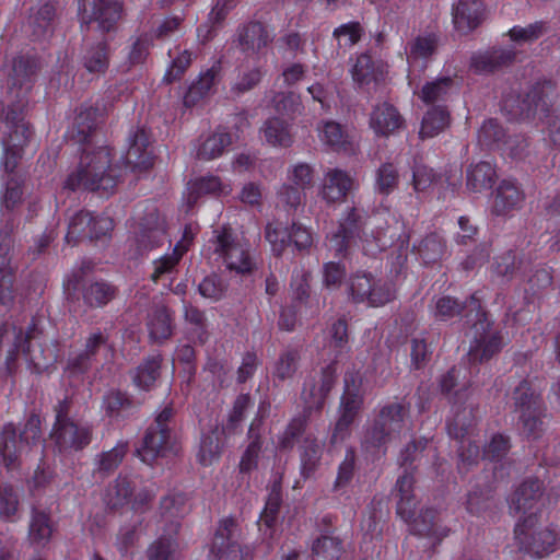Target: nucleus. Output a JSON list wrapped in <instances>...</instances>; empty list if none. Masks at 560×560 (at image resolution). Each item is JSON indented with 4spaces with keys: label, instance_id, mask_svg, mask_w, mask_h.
<instances>
[{
    "label": "nucleus",
    "instance_id": "1",
    "mask_svg": "<svg viewBox=\"0 0 560 560\" xmlns=\"http://www.w3.org/2000/svg\"><path fill=\"white\" fill-rule=\"evenodd\" d=\"M105 113L106 108L96 104L82 109L75 117L70 136L77 143L88 147L83 150L77 170L67 177L65 188L110 192L116 187L119 170L112 165L110 150L105 145L90 148L92 143L98 142L97 128L104 121Z\"/></svg>",
    "mask_w": 560,
    "mask_h": 560
},
{
    "label": "nucleus",
    "instance_id": "2",
    "mask_svg": "<svg viewBox=\"0 0 560 560\" xmlns=\"http://www.w3.org/2000/svg\"><path fill=\"white\" fill-rule=\"evenodd\" d=\"M462 315L467 323H472L474 338L467 353L471 363L490 360L503 346L501 332L492 327L486 313L481 311L478 299L470 296L465 303H459L451 296H442L435 303V317L447 320Z\"/></svg>",
    "mask_w": 560,
    "mask_h": 560
},
{
    "label": "nucleus",
    "instance_id": "3",
    "mask_svg": "<svg viewBox=\"0 0 560 560\" xmlns=\"http://www.w3.org/2000/svg\"><path fill=\"white\" fill-rule=\"evenodd\" d=\"M384 247L364 210L355 207L348 209L337 230L327 236V248L337 258H349L357 248L366 256H374Z\"/></svg>",
    "mask_w": 560,
    "mask_h": 560
},
{
    "label": "nucleus",
    "instance_id": "4",
    "mask_svg": "<svg viewBox=\"0 0 560 560\" xmlns=\"http://www.w3.org/2000/svg\"><path fill=\"white\" fill-rule=\"evenodd\" d=\"M409 417L410 406L404 400L383 405L363 428L362 448L371 454H385L388 446L400 439Z\"/></svg>",
    "mask_w": 560,
    "mask_h": 560
},
{
    "label": "nucleus",
    "instance_id": "5",
    "mask_svg": "<svg viewBox=\"0 0 560 560\" xmlns=\"http://www.w3.org/2000/svg\"><path fill=\"white\" fill-rule=\"evenodd\" d=\"M429 443L428 439L420 438L413 440L406 445L400 452L398 464L404 468V474L396 482V490L399 500L397 502V514L408 521L413 515V509L417 506L416 497L413 494L415 477L413 472L417 463L421 460L422 453Z\"/></svg>",
    "mask_w": 560,
    "mask_h": 560
},
{
    "label": "nucleus",
    "instance_id": "6",
    "mask_svg": "<svg viewBox=\"0 0 560 560\" xmlns=\"http://www.w3.org/2000/svg\"><path fill=\"white\" fill-rule=\"evenodd\" d=\"M71 405L72 401L66 397L54 408L55 423L50 439L60 453L81 451L90 444L92 439V431L88 425L80 424L70 418Z\"/></svg>",
    "mask_w": 560,
    "mask_h": 560
},
{
    "label": "nucleus",
    "instance_id": "7",
    "mask_svg": "<svg viewBox=\"0 0 560 560\" xmlns=\"http://www.w3.org/2000/svg\"><path fill=\"white\" fill-rule=\"evenodd\" d=\"M42 421L39 416L31 415L19 436L12 423H8L0 432V456L7 469L18 467L19 458L23 452L37 445L42 440Z\"/></svg>",
    "mask_w": 560,
    "mask_h": 560
},
{
    "label": "nucleus",
    "instance_id": "8",
    "mask_svg": "<svg viewBox=\"0 0 560 560\" xmlns=\"http://www.w3.org/2000/svg\"><path fill=\"white\" fill-rule=\"evenodd\" d=\"M362 376L358 370H348L343 377V394L338 408L330 443L336 444L343 441L350 431V427L358 417L363 405Z\"/></svg>",
    "mask_w": 560,
    "mask_h": 560
},
{
    "label": "nucleus",
    "instance_id": "9",
    "mask_svg": "<svg viewBox=\"0 0 560 560\" xmlns=\"http://www.w3.org/2000/svg\"><path fill=\"white\" fill-rule=\"evenodd\" d=\"M521 549L535 558L552 553L557 548L558 537L553 529L538 525L536 513L521 520L514 529Z\"/></svg>",
    "mask_w": 560,
    "mask_h": 560
},
{
    "label": "nucleus",
    "instance_id": "10",
    "mask_svg": "<svg viewBox=\"0 0 560 560\" xmlns=\"http://www.w3.org/2000/svg\"><path fill=\"white\" fill-rule=\"evenodd\" d=\"M83 346L80 352L70 355L68 359L66 369L71 375L86 373L93 365L98 363L101 357L106 358L112 351L108 332L100 328L86 336Z\"/></svg>",
    "mask_w": 560,
    "mask_h": 560
},
{
    "label": "nucleus",
    "instance_id": "11",
    "mask_svg": "<svg viewBox=\"0 0 560 560\" xmlns=\"http://www.w3.org/2000/svg\"><path fill=\"white\" fill-rule=\"evenodd\" d=\"M82 23L88 30H96L102 34L114 30L120 18V5L114 0H79Z\"/></svg>",
    "mask_w": 560,
    "mask_h": 560
},
{
    "label": "nucleus",
    "instance_id": "12",
    "mask_svg": "<svg viewBox=\"0 0 560 560\" xmlns=\"http://www.w3.org/2000/svg\"><path fill=\"white\" fill-rule=\"evenodd\" d=\"M265 237L270 243L272 252L277 255H281L291 244L299 252H307L314 242L312 232L298 222H292L291 228H283L279 223L268 224Z\"/></svg>",
    "mask_w": 560,
    "mask_h": 560
},
{
    "label": "nucleus",
    "instance_id": "13",
    "mask_svg": "<svg viewBox=\"0 0 560 560\" xmlns=\"http://www.w3.org/2000/svg\"><path fill=\"white\" fill-rule=\"evenodd\" d=\"M173 415V408L165 407L158 415L154 423L149 427L144 436L143 447L137 450V454L143 463L151 465L156 457L164 454L171 436L168 422Z\"/></svg>",
    "mask_w": 560,
    "mask_h": 560
},
{
    "label": "nucleus",
    "instance_id": "14",
    "mask_svg": "<svg viewBox=\"0 0 560 560\" xmlns=\"http://www.w3.org/2000/svg\"><path fill=\"white\" fill-rule=\"evenodd\" d=\"M136 243L140 252L151 250L171 243L166 233L165 219L161 217L155 208H149L145 214L140 218Z\"/></svg>",
    "mask_w": 560,
    "mask_h": 560
},
{
    "label": "nucleus",
    "instance_id": "15",
    "mask_svg": "<svg viewBox=\"0 0 560 560\" xmlns=\"http://www.w3.org/2000/svg\"><path fill=\"white\" fill-rule=\"evenodd\" d=\"M214 252L220 255L228 270L237 275L245 272V248L231 228H223L222 231H214Z\"/></svg>",
    "mask_w": 560,
    "mask_h": 560
},
{
    "label": "nucleus",
    "instance_id": "16",
    "mask_svg": "<svg viewBox=\"0 0 560 560\" xmlns=\"http://www.w3.org/2000/svg\"><path fill=\"white\" fill-rule=\"evenodd\" d=\"M553 86L551 82L537 84L520 101L514 114L522 118H532L538 116L539 119L548 117L551 103Z\"/></svg>",
    "mask_w": 560,
    "mask_h": 560
},
{
    "label": "nucleus",
    "instance_id": "17",
    "mask_svg": "<svg viewBox=\"0 0 560 560\" xmlns=\"http://www.w3.org/2000/svg\"><path fill=\"white\" fill-rule=\"evenodd\" d=\"M336 373V364L332 362L322 370L318 380H312L305 384L302 390V399L305 404L303 411L310 413L311 410L323 407L327 395L335 384Z\"/></svg>",
    "mask_w": 560,
    "mask_h": 560
},
{
    "label": "nucleus",
    "instance_id": "18",
    "mask_svg": "<svg viewBox=\"0 0 560 560\" xmlns=\"http://www.w3.org/2000/svg\"><path fill=\"white\" fill-rule=\"evenodd\" d=\"M11 231L0 233V302L10 306L14 300L13 268L11 267Z\"/></svg>",
    "mask_w": 560,
    "mask_h": 560
},
{
    "label": "nucleus",
    "instance_id": "19",
    "mask_svg": "<svg viewBox=\"0 0 560 560\" xmlns=\"http://www.w3.org/2000/svg\"><path fill=\"white\" fill-rule=\"evenodd\" d=\"M542 495V483L538 479L522 482L511 495L509 508L513 514L534 513Z\"/></svg>",
    "mask_w": 560,
    "mask_h": 560
},
{
    "label": "nucleus",
    "instance_id": "20",
    "mask_svg": "<svg viewBox=\"0 0 560 560\" xmlns=\"http://www.w3.org/2000/svg\"><path fill=\"white\" fill-rule=\"evenodd\" d=\"M36 325L32 323L25 335L22 334V346L20 350L25 354L26 359L36 369H46L57 360V351L55 347H44L43 343H34L32 340L36 339Z\"/></svg>",
    "mask_w": 560,
    "mask_h": 560
},
{
    "label": "nucleus",
    "instance_id": "21",
    "mask_svg": "<svg viewBox=\"0 0 560 560\" xmlns=\"http://www.w3.org/2000/svg\"><path fill=\"white\" fill-rule=\"evenodd\" d=\"M236 532L237 525L234 520L229 518L222 522L214 535L210 550L215 558H242L241 547L234 540Z\"/></svg>",
    "mask_w": 560,
    "mask_h": 560
},
{
    "label": "nucleus",
    "instance_id": "22",
    "mask_svg": "<svg viewBox=\"0 0 560 560\" xmlns=\"http://www.w3.org/2000/svg\"><path fill=\"white\" fill-rule=\"evenodd\" d=\"M452 14L455 28L460 34H468L482 21V0H458Z\"/></svg>",
    "mask_w": 560,
    "mask_h": 560
},
{
    "label": "nucleus",
    "instance_id": "23",
    "mask_svg": "<svg viewBox=\"0 0 560 560\" xmlns=\"http://www.w3.org/2000/svg\"><path fill=\"white\" fill-rule=\"evenodd\" d=\"M515 51L508 48H492L471 56L470 67L476 73H492L513 63Z\"/></svg>",
    "mask_w": 560,
    "mask_h": 560
},
{
    "label": "nucleus",
    "instance_id": "24",
    "mask_svg": "<svg viewBox=\"0 0 560 560\" xmlns=\"http://www.w3.org/2000/svg\"><path fill=\"white\" fill-rule=\"evenodd\" d=\"M149 144V135L143 128H138L130 135V143L125 156L126 164L139 171L150 168L153 164V158L148 150Z\"/></svg>",
    "mask_w": 560,
    "mask_h": 560
},
{
    "label": "nucleus",
    "instance_id": "25",
    "mask_svg": "<svg viewBox=\"0 0 560 560\" xmlns=\"http://www.w3.org/2000/svg\"><path fill=\"white\" fill-rule=\"evenodd\" d=\"M459 85L456 77H441L424 83L418 92V96L425 104L443 103L458 93Z\"/></svg>",
    "mask_w": 560,
    "mask_h": 560
},
{
    "label": "nucleus",
    "instance_id": "26",
    "mask_svg": "<svg viewBox=\"0 0 560 560\" xmlns=\"http://www.w3.org/2000/svg\"><path fill=\"white\" fill-rule=\"evenodd\" d=\"M370 126L377 135L389 136L404 126V118L392 104L383 103L372 110Z\"/></svg>",
    "mask_w": 560,
    "mask_h": 560
},
{
    "label": "nucleus",
    "instance_id": "27",
    "mask_svg": "<svg viewBox=\"0 0 560 560\" xmlns=\"http://www.w3.org/2000/svg\"><path fill=\"white\" fill-rule=\"evenodd\" d=\"M38 69L37 61L32 57L20 56L13 59L8 74L9 89L19 88L22 95L30 90L32 78Z\"/></svg>",
    "mask_w": 560,
    "mask_h": 560
},
{
    "label": "nucleus",
    "instance_id": "28",
    "mask_svg": "<svg viewBox=\"0 0 560 560\" xmlns=\"http://www.w3.org/2000/svg\"><path fill=\"white\" fill-rule=\"evenodd\" d=\"M221 70V62L217 61L211 68L200 74L198 80L194 82L184 96V105L186 107L195 106L201 100L210 95L213 86L218 82Z\"/></svg>",
    "mask_w": 560,
    "mask_h": 560
},
{
    "label": "nucleus",
    "instance_id": "29",
    "mask_svg": "<svg viewBox=\"0 0 560 560\" xmlns=\"http://www.w3.org/2000/svg\"><path fill=\"white\" fill-rule=\"evenodd\" d=\"M353 186V179L346 172L329 170L325 175L322 195L328 202L341 201Z\"/></svg>",
    "mask_w": 560,
    "mask_h": 560
},
{
    "label": "nucleus",
    "instance_id": "30",
    "mask_svg": "<svg viewBox=\"0 0 560 560\" xmlns=\"http://www.w3.org/2000/svg\"><path fill=\"white\" fill-rule=\"evenodd\" d=\"M416 508L413 509V511ZM415 514L405 522H411L410 524V532L413 535L420 536V537H429L433 538V544L440 542L441 539L446 536V532L438 524V512L433 509H427L424 511H421L420 514L415 517Z\"/></svg>",
    "mask_w": 560,
    "mask_h": 560
},
{
    "label": "nucleus",
    "instance_id": "31",
    "mask_svg": "<svg viewBox=\"0 0 560 560\" xmlns=\"http://www.w3.org/2000/svg\"><path fill=\"white\" fill-rule=\"evenodd\" d=\"M523 200L524 195L518 187L510 180H503L497 189L492 211L498 215L508 214L518 209Z\"/></svg>",
    "mask_w": 560,
    "mask_h": 560
},
{
    "label": "nucleus",
    "instance_id": "32",
    "mask_svg": "<svg viewBox=\"0 0 560 560\" xmlns=\"http://www.w3.org/2000/svg\"><path fill=\"white\" fill-rule=\"evenodd\" d=\"M172 323L170 310L164 305L155 306L148 316L147 326L150 338L156 342L168 339L173 332Z\"/></svg>",
    "mask_w": 560,
    "mask_h": 560
},
{
    "label": "nucleus",
    "instance_id": "33",
    "mask_svg": "<svg viewBox=\"0 0 560 560\" xmlns=\"http://www.w3.org/2000/svg\"><path fill=\"white\" fill-rule=\"evenodd\" d=\"M450 125L446 106L438 104L430 108L422 118L419 136L421 139L433 138Z\"/></svg>",
    "mask_w": 560,
    "mask_h": 560
},
{
    "label": "nucleus",
    "instance_id": "34",
    "mask_svg": "<svg viewBox=\"0 0 560 560\" xmlns=\"http://www.w3.org/2000/svg\"><path fill=\"white\" fill-rule=\"evenodd\" d=\"M186 250V246L176 244L171 254H166L153 260L150 279L156 283L161 280L170 278L174 272L177 271V266Z\"/></svg>",
    "mask_w": 560,
    "mask_h": 560
},
{
    "label": "nucleus",
    "instance_id": "35",
    "mask_svg": "<svg viewBox=\"0 0 560 560\" xmlns=\"http://www.w3.org/2000/svg\"><path fill=\"white\" fill-rule=\"evenodd\" d=\"M497 178L491 163L479 162L467 170V188L472 192H481L492 188Z\"/></svg>",
    "mask_w": 560,
    "mask_h": 560
},
{
    "label": "nucleus",
    "instance_id": "36",
    "mask_svg": "<svg viewBox=\"0 0 560 560\" xmlns=\"http://www.w3.org/2000/svg\"><path fill=\"white\" fill-rule=\"evenodd\" d=\"M55 13V7L51 3L43 4L28 16L26 32L35 39L44 38L51 32Z\"/></svg>",
    "mask_w": 560,
    "mask_h": 560
},
{
    "label": "nucleus",
    "instance_id": "37",
    "mask_svg": "<svg viewBox=\"0 0 560 560\" xmlns=\"http://www.w3.org/2000/svg\"><path fill=\"white\" fill-rule=\"evenodd\" d=\"M493 273L505 280H511L526 269V264L521 255L514 250H508L495 257L492 266Z\"/></svg>",
    "mask_w": 560,
    "mask_h": 560
},
{
    "label": "nucleus",
    "instance_id": "38",
    "mask_svg": "<svg viewBox=\"0 0 560 560\" xmlns=\"http://www.w3.org/2000/svg\"><path fill=\"white\" fill-rule=\"evenodd\" d=\"M323 447L319 442L307 435L300 445L301 472L305 478L314 474L320 463Z\"/></svg>",
    "mask_w": 560,
    "mask_h": 560
},
{
    "label": "nucleus",
    "instance_id": "39",
    "mask_svg": "<svg viewBox=\"0 0 560 560\" xmlns=\"http://www.w3.org/2000/svg\"><path fill=\"white\" fill-rule=\"evenodd\" d=\"M512 400L514 411L518 415L527 410H537L542 406V399L527 381H521L520 384L512 392Z\"/></svg>",
    "mask_w": 560,
    "mask_h": 560
},
{
    "label": "nucleus",
    "instance_id": "40",
    "mask_svg": "<svg viewBox=\"0 0 560 560\" xmlns=\"http://www.w3.org/2000/svg\"><path fill=\"white\" fill-rule=\"evenodd\" d=\"M260 131L265 140L273 147L288 148L293 142L289 125L283 119L275 117L266 120Z\"/></svg>",
    "mask_w": 560,
    "mask_h": 560
},
{
    "label": "nucleus",
    "instance_id": "41",
    "mask_svg": "<svg viewBox=\"0 0 560 560\" xmlns=\"http://www.w3.org/2000/svg\"><path fill=\"white\" fill-rule=\"evenodd\" d=\"M103 410L112 419H121L127 417L135 408L136 404L125 393L110 390L103 397Z\"/></svg>",
    "mask_w": 560,
    "mask_h": 560
},
{
    "label": "nucleus",
    "instance_id": "42",
    "mask_svg": "<svg viewBox=\"0 0 560 560\" xmlns=\"http://www.w3.org/2000/svg\"><path fill=\"white\" fill-rule=\"evenodd\" d=\"M342 552L341 539L327 532L313 542L312 560H339Z\"/></svg>",
    "mask_w": 560,
    "mask_h": 560
},
{
    "label": "nucleus",
    "instance_id": "43",
    "mask_svg": "<svg viewBox=\"0 0 560 560\" xmlns=\"http://www.w3.org/2000/svg\"><path fill=\"white\" fill-rule=\"evenodd\" d=\"M84 68L93 74H104L109 65L107 44L102 40L90 46L82 59Z\"/></svg>",
    "mask_w": 560,
    "mask_h": 560
},
{
    "label": "nucleus",
    "instance_id": "44",
    "mask_svg": "<svg viewBox=\"0 0 560 560\" xmlns=\"http://www.w3.org/2000/svg\"><path fill=\"white\" fill-rule=\"evenodd\" d=\"M161 358L153 355L143 361L133 372V384L143 390H150L160 375Z\"/></svg>",
    "mask_w": 560,
    "mask_h": 560
},
{
    "label": "nucleus",
    "instance_id": "45",
    "mask_svg": "<svg viewBox=\"0 0 560 560\" xmlns=\"http://www.w3.org/2000/svg\"><path fill=\"white\" fill-rule=\"evenodd\" d=\"M475 424L472 406L457 407L453 419L447 423V432L451 438L463 440L469 434Z\"/></svg>",
    "mask_w": 560,
    "mask_h": 560
},
{
    "label": "nucleus",
    "instance_id": "46",
    "mask_svg": "<svg viewBox=\"0 0 560 560\" xmlns=\"http://www.w3.org/2000/svg\"><path fill=\"white\" fill-rule=\"evenodd\" d=\"M116 295V289L110 283L96 281L83 289V301L90 307H102Z\"/></svg>",
    "mask_w": 560,
    "mask_h": 560
},
{
    "label": "nucleus",
    "instance_id": "47",
    "mask_svg": "<svg viewBox=\"0 0 560 560\" xmlns=\"http://www.w3.org/2000/svg\"><path fill=\"white\" fill-rule=\"evenodd\" d=\"M439 46V37L434 34L418 36L408 44L406 51L407 61L415 63L420 59H428L435 54Z\"/></svg>",
    "mask_w": 560,
    "mask_h": 560
},
{
    "label": "nucleus",
    "instance_id": "48",
    "mask_svg": "<svg viewBox=\"0 0 560 560\" xmlns=\"http://www.w3.org/2000/svg\"><path fill=\"white\" fill-rule=\"evenodd\" d=\"M52 534V524L50 517L44 511L34 509L32 511L28 538L32 542L46 544Z\"/></svg>",
    "mask_w": 560,
    "mask_h": 560
},
{
    "label": "nucleus",
    "instance_id": "49",
    "mask_svg": "<svg viewBox=\"0 0 560 560\" xmlns=\"http://www.w3.org/2000/svg\"><path fill=\"white\" fill-rule=\"evenodd\" d=\"M395 299L394 284L384 279L372 276L371 288L366 293L364 303L372 307L383 306Z\"/></svg>",
    "mask_w": 560,
    "mask_h": 560
},
{
    "label": "nucleus",
    "instance_id": "50",
    "mask_svg": "<svg viewBox=\"0 0 560 560\" xmlns=\"http://www.w3.org/2000/svg\"><path fill=\"white\" fill-rule=\"evenodd\" d=\"M92 222L93 215L88 211L80 210L73 214L68 224V232L66 234L67 243H77L81 240L89 238Z\"/></svg>",
    "mask_w": 560,
    "mask_h": 560
},
{
    "label": "nucleus",
    "instance_id": "51",
    "mask_svg": "<svg viewBox=\"0 0 560 560\" xmlns=\"http://www.w3.org/2000/svg\"><path fill=\"white\" fill-rule=\"evenodd\" d=\"M231 143V136L224 132H215L209 136L199 145L197 158L203 161H210L220 156L226 145Z\"/></svg>",
    "mask_w": 560,
    "mask_h": 560
},
{
    "label": "nucleus",
    "instance_id": "52",
    "mask_svg": "<svg viewBox=\"0 0 560 560\" xmlns=\"http://www.w3.org/2000/svg\"><path fill=\"white\" fill-rule=\"evenodd\" d=\"M544 406L518 415V429L527 439L536 440L544 431Z\"/></svg>",
    "mask_w": 560,
    "mask_h": 560
},
{
    "label": "nucleus",
    "instance_id": "53",
    "mask_svg": "<svg viewBox=\"0 0 560 560\" xmlns=\"http://www.w3.org/2000/svg\"><path fill=\"white\" fill-rule=\"evenodd\" d=\"M25 136H23L22 139H19V132L16 131L15 135H9V137L3 140V165L7 173L9 174V177L18 175L14 171L21 158L23 147L25 145Z\"/></svg>",
    "mask_w": 560,
    "mask_h": 560
},
{
    "label": "nucleus",
    "instance_id": "54",
    "mask_svg": "<svg viewBox=\"0 0 560 560\" xmlns=\"http://www.w3.org/2000/svg\"><path fill=\"white\" fill-rule=\"evenodd\" d=\"M223 431L212 430L202 435L199 450V460L207 466L217 459L222 450L221 435Z\"/></svg>",
    "mask_w": 560,
    "mask_h": 560
},
{
    "label": "nucleus",
    "instance_id": "55",
    "mask_svg": "<svg viewBox=\"0 0 560 560\" xmlns=\"http://www.w3.org/2000/svg\"><path fill=\"white\" fill-rule=\"evenodd\" d=\"M135 485L127 477H118L115 485L108 490L107 504L112 509L124 506L131 501Z\"/></svg>",
    "mask_w": 560,
    "mask_h": 560
},
{
    "label": "nucleus",
    "instance_id": "56",
    "mask_svg": "<svg viewBox=\"0 0 560 560\" xmlns=\"http://www.w3.org/2000/svg\"><path fill=\"white\" fill-rule=\"evenodd\" d=\"M300 353L295 349L284 350L275 363L273 375L278 380L285 381L296 373L300 365Z\"/></svg>",
    "mask_w": 560,
    "mask_h": 560
},
{
    "label": "nucleus",
    "instance_id": "57",
    "mask_svg": "<svg viewBox=\"0 0 560 560\" xmlns=\"http://www.w3.org/2000/svg\"><path fill=\"white\" fill-rule=\"evenodd\" d=\"M127 450L128 444L120 442L112 450L97 455V470L104 475L112 474L121 464Z\"/></svg>",
    "mask_w": 560,
    "mask_h": 560
},
{
    "label": "nucleus",
    "instance_id": "58",
    "mask_svg": "<svg viewBox=\"0 0 560 560\" xmlns=\"http://www.w3.org/2000/svg\"><path fill=\"white\" fill-rule=\"evenodd\" d=\"M221 188L220 179L215 176L200 177L189 184L187 205L189 208L194 207L198 198L203 195L217 194Z\"/></svg>",
    "mask_w": 560,
    "mask_h": 560
},
{
    "label": "nucleus",
    "instance_id": "59",
    "mask_svg": "<svg viewBox=\"0 0 560 560\" xmlns=\"http://www.w3.org/2000/svg\"><path fill=\"white\" fill-rule=\"evenodd\" d=\"M398 182V170L393 163H383L376 171L375 187L378 192L389 195L397 188Z\"/></svg>",
    "mask_w": 560,
    "mask_h": 560
},
{
    "label": "nucleus",
    "instance_id": "60",
    "mask_svg": "<svg viewBox=\"0 0 560 560\" xmlns=\"http://www.w3.org/2000/svg\"><path fill=\"white\" fill-rule=\"evenodd\" d=\"M546 32L547 27L544 22H535L526 26H514L509 31V36L515 44L523 45L537 40Z\"/></svg>",
    "mask_w": 560,
    "mask_h": 560
},
{
    "label": "nucleus",
    "instance_id": "61",
    "mask_svg": "<svg viewBox=\"0 0 560 560\" xmlns=\"http://www.w3.org/2000/svg\"><path fill=\"white\" fill-rule=\"evenodd\" d=\"M352 78L359 85L377 81V71L371 56L362 54L358 57L352 70Z\"/></svg>",
    "mask_w": 560,
    "mask_h": 560
},
{
    "label": "nucleus",
    "instance_id": "62",
    "mask_svg": "<svg viewBox=\"0 0 560 560\" xmlns=\"http://www.w3.org/2000/svg\"><path fill=\"white\" fill-rule=\"evenodd\" d=\"M505 131L495 119L487 120L478 131V143L492 148L504 142Z\"/></svg>",
    "mask_w": 560,
    "mask_h": 560
},
{
    "label": "nucleus",
    "instance_id": "63",
    "mask_svg": "<svg viewBox=\"0 0 560 560\" xmlns=\"http://www.w3.org/2000/svg\"><path fill=\"white\" fill-rule=\"evenodd\" d=\"M273 35L266 25L260 22H254L247 25V50L259 52L271 43Z\"/></svg>",
    "mask_w": 560,
    "mask_h": 560
},
{
    "label": "nucleus",
    "instance_id": "64",
    "mask_svg": "<svg viewBox=\"0 0 560 560\" xmlns=\"http://www.w3.org/2000/svg\"><path fill=\"white\" fill-rule=\"evenodd\" d=\"M444 242L436 233L427 235L419 245V254L424 262H434L444 253Z\"/></svg>",
    "mask_w": 560,
    "mask_h": 560
}]
</instances>
